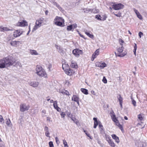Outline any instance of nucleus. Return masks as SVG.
<instances>
[{
	"instance_id": "5fc2aeb1",
	"label": "nucleus",
	"mask_w": 147,
	"mask_h": 147,
	"mask_svg": "<svg viewBox=\"0 0 147 147\" xmlns=\"http://www.w3.org/2000/svg\"><path fill=\"white\" fill-rule=\"evenodd\" d=\"M60 115L61 116H62V118H64L65 114L64 112H61L60 114Z\"/></svg>"
},
{
	"instance_id": "864d4df0",
	"label": "nucleus",
	"mask_w": 147,
	"mask_h": 147,
	"mask_svg": "<svg viewBox=\"0 0 147 147\" xmlns=\"http://www.w3.org/2000/svg\"><path fill=\"white\" fill-rule=\"evenodd\" d=\"M96 55L93 53L92 56V60H94V59L96 57Z\"/></svg>"
},
{
	"instance_id": "338daca9",
	"label": "nucleus",
	"mask_w": 147,
	"mask_h": 147,
	"mask_svg": "<svg viewBox=\"0 0 147 147\" xmlns=\"http://www.w3.org/2000/svg\"><path fill=\"white\" fill-rule=\"evenodd\" d=\"M115 123L116 125L117 126L120 124L118 120L117 121H116V122H115Z\"/></svg>"
},
{
	"instance_id": "37998d69",
	"label": "nucleus",
	"mask_w": 147,
	"mask_h": 147,
	"mask_svg": "<svg viewBox=\"0 0 147 147\" xmlns=\"http://www.w3.org/2000/svg\"><path fill=\"white\" fill-rule=\"evenodd\" d=\"M102 81L105 84H106L107 83V80L105 76L103 77V78L102 80Z\"/></svg>"
},
{
	"instance_id": "6e6d98bb",
	"label": "nucleus",
	"mask_w": 147,
	"mask_h": 147,
	"mask_svg": "<svg viewBox=\"0 0 147 147\" xmlns=\"http://www.w3.org/2000/svg\"><path fill=\"white\" fill-rule=\"evenodd\" d=\"M39 27H38V26L35 24V26H34V28L33 29L32 31H33L34 30H35L36 29H37Z\"/></svg>"
},
{
	"instance_id": "72a5a7b5",
	"label": "nucleus",
	"mask_w": 147,
	"mask_h": 147,
	"mask_svg": "<svg viewBox=\"0 0 147 147\" xmlns=\"http://www.w3.org/2000/svg\"><path fill=\"white\" fill-rule=\"evenodd\" d=\"M72 26L71 25L68 26L67 28V30L68 31H70L72 30L73 28Z\"/></svg>"
},
{
	"instance_id": "423d86ee",
	"label": "nucleus",
	"mask_w": 147,
	"mask_h": 147,
	"mask_svg": "<svg viewBox=\"0 0 147 147\" xmlns=\"http://www.w3.org/2000/svg\"><path fill=\"white\" fill-rule=\"evenodd\" d=\"M29 108V106H27L26 104L21 103L20 105V111L21 112H24L28 110Z\"/></svg>"
},
{
	"instance_id": "ea45409f",
	"label": "nucleus",
	"mask_w": 147,
	"mask_h": 147,
	"mask_svg": "<svg viewBox=\"0 0 147 147\" xmlns=\"http://www.w3.org/2000/svg\"><path fill=\"white\" fill-rule=\"evenodd\" d=\"M63 143L64 145V147H68L67 142L65 140H63Z\"/></svg>"
},
{
	"instance_id": "09e8293b",
	"label": "nucleus",
	"mask_w": 147,
	"mask_h": 147,
	"mask_svg": "<svg viewBox=\"0 0 147 147\" xmlns=\"http://www.w3.org/2000/svg\"><path fill=\"white\" fill-rule=\"evenodd\" d=\"M121 12H119L117 14L114 13V15L117 17H120L121 16Z\"/></svg>"
},
{
	"instance_id": "49530a36",
	"label": "nucleus",
	"mask_w": 147,
	"mask_h": 147,
	"mask_svg": "<svg viewBox=\"0 0 147 147\" xmlns=\"http://www.w3.org/2000/svg\"><path fill=\"white\" fill-rule=\"evenodd\" d=\"M137 17L140 20L142 19V17L141 15L139 13H138V14L137 15Z\"/></svg>"
},
{
	"instance_id": "a211bd4d",
	"label": "nucleus",
	"mask_w": 147,
	"mask_h": 147,
	"mask_svg": "<svg viewBox=\"0 0 147 147\" xmlns=\"http://www.w3.org/2000/svg\"><path fill=\"white\" fill-rule=\"evenodd\" d=\"M119 97L118 98V100L119 102L120 105V106L121 107V108H122V103L123 102V99L120 94H119Z\"/></svg>"
},
{
	"instance_id": "39448f33",
	"label": "nucleus",
	"mask_w": 147,
	"mask_h": 147,
	"mask_svg": "<svg viewBox=\"0 0 147 147\" xmlns=\"http://www.w3.org/2000/svg\"><path fill=\"white\" fill-rule=\"evenodd\" d=\"M93 119L94 121V128H96L98 125H99L100 128H103V125L102 124L101 122L99 120H97V118L94 117L93 118Z\"/></svg>"
},
{
	"instance_id": "412c9836",
	"label": "nucleus",
	"mask_w": 147,
	"mask_h": 147,
	"mask_svg": "<svg viewBox=\"0 0 147 147\" xmlns=\"http://www.w3.org/2000/svg\"><path fill=\"white\" fill-rule=\"evenodd\" d=\"M6 27H4L2 26H0V31L1 32H4V31H7L9 30Z\"/></svg>"
},
{
	"instance_id": "a18cd8bd",
	"label": "nucleus",
	"mask_w": 147,
	"mask_h": 147,
	"mask_svg": "<svg viewBox=\"0 0 147 147\" xmlns=\"http://www.w3.org/2000/svg\"><path fill=\"white\" fill-rule=\"evenodd\" d=\"M138 119L141 120L142 121L143 120V118L142 116V115L141 114H139L138 115Z\"/></svg>"
},
{
	"instance_id": "bb28decb",
	"label": "nucleus",
	"mask_w": 147,
	"mask_h": 147,
	"mask_svg": "<svg viewBox=\"0 0 147 147\" xmlns=\"http://www.w3.org/2000/svg\"><path fill=\"white\" fill-rule=\"evenodd\" d=\"M98 66L100 67L101 68H103L107 66L106 64L105 63H99Z\"/></svg>"
},
{
	"instance_id": "dca6fc26",
	"label": "nucleus",
	"mask_w": 147,
	"mask_h": 147,
	"mask_svg": "<svg viewBox=\"0 0 147 147\" xmlns=\"http://www.w3.org/2000/svg\"><path fill=\"white\" fill-rule=\"evenodd\" d=\"M70 66L72 68H76L78 67V66L76 63L73 61H71Z\"/></svg>"
},
{
	"instance_id": "680f3d73",
	"label": "nucleus",
	"mask_w": 147,
	"mask_h": 147,
	"mask_svg": "<svg viewBox=\"0 0 147 147\" xmlns=\"http://www.w3.org/2000/svg\"><path fill=\"white\" fill-rule=\"evenodd\" d=\"M105 137L107 139L108 138L109 139H109H111V137L109 136V135L105 134Z\"/></svg>"
},
{
	"instance_id": "69168bd1",
	"label": "nucleus",
	"mask_w": 147,
	"mask_h": 147,
	"mask_svg": "<svg viewBox=\"0 0 147 147\" xmlns=\"http://www.w3.org/2000/svg\"><path fill=\"white\" fill-rule=\"evenodd\" d=\"M49 130V128L45 126L44 127V130L45 131Z\"/></svg>"
},
{
	"instance_id": "9b49d317",
	"label": "nucleus",
	"mask_w": 147,
	"mask_h": 147,
	"mask_svg": "<svg viewBox=\"0 0 147 147\" xmlns=\"http://www.w3.org/2000/svg\"><path fill=\"white\" fill-rule=\"evenodd\" d=\"M29 84L34 87H37L39 84V83L38 82L33 81L30 82Z\"/></svg>"
},
{
	"instance_id": "c03bdc74",
	"label": "nucleus",
	"mask_w": 147,
	"mask_h": 147,
	"mask_svg": "<svg viewBox=\"0 0 147 147\" xmlns=\"http://www.w3.org/2000/svg\"><path fill=\"white\" fill-rule=\"evenodd\" d=\"M131 98L132 99V104L134 105V107H135L136 106V101L132 99V98Z\"/></svg>"
},
{
	"instance_id": "7ed1b4c3",
	"label": "nucleus",
	"mask_w": 147,
	"mask_h": 147,
	"mask_svg": "<svg viewBox=\"0 0 147 147\" xmlns=\"http://www.w3.org/2000/svg\"><path fill=\"white\" fill-rule=\"evenodd\" d=\"M62 68L66 74L69 76L72 75L73 70L71 69L69 66L67 64H63L62 65Z\"/></svg>"
},
{
	"instance_id": "c85d7f7f",
	"label": "nucleus",
	"mask_w": 147,
	"mask_h": 147,
	"mask_svg": "<svg viewBox=\"0 0 147 147\" xmlns=\"http://www.w3.org/2000/svg\"><path fill=\"white\" fill-rule=\"evenodd\" d=\"M30 53L32 55H37L38 53H37L36 51L35 50H30Z\"/></svg>"
},
{
	"instance_id": "f704fd0d",
	"label": "nucleus",
	"mask_w": 147,
	"mask_h": 147,
	"mask_svg": "<svg viewBox=\"0 0 147 147\" xmlns=\"http://www.w3.org/2000/svg\"><path fill=\"white\" fill-rule=\"evenodd\" d=\"M124 49L123 47V46H121V47H119L118 49V52L120 53H122L123 50Z\"/></svg>"
},
{
	"instance_id": "8fccbe9b",
	"label": "nucleus",
	"mask_w": 147,
	"mask_h": 147,
	"mask_svg": "<svg viewBox=\"0 0 147 147\" xmlns=\"http://www.w3.org/2000/svg\"><path fill=\"white\" fill-rule=\"evenodd\" d=\"M49 145L50 147H54V145L53 144V142L52 141H50L49 142Z\"/></svg>"
},
{
	"instance_id": "2f4dec72",
	"label": "nucleus",
	"mask_w": 147,
	"mask_h": 147,
	"mask_svg": "<svg viewBox=\"0 0 147 147\" xmlns=\"http://www.w3.org/2000/svg\"><path fill=\"white\" fill-rule=\"evenodd\" d=\"M95 17L96 19H97L98 20H101V21L102 20L101 19V18H100V17H101L100 15H96V16ZM106 18H103L102 20L104 21V20H106Z\"/></svg>"
},
{
	"instance_id": "4be33fe9",
	"label": "nucleus",
	"mask_w": 147,
	"mask_h": 147,
	"mask_svg": "<svg viewBox=\"0 0 147 147\" xmlns=\"http://www.w3.org/2000/svg\"><path fill=\"white\" fill-rule=\"evenodd\" d=\"M79 97L76 95H73L72 97L71 100L75 102L77 101L78 100H79Z\"/></svg>"
},
{
	"instance_id": "f257e3e1",
	"label": "nucleus",
	"mask_w": 147,
	"mask_h": 147,
	"mask_svg": "<svg viewBox=\"0 0 147 147\" xmlns=\"http://www.w3.org/2000/svg\"><path fill=\"white\" fill-rule=\"evenodd\" d=\"M36 74L40 77H45L47 76L46 72L44 69L40 65H38L36 66Z\"/></svg>"
},
{
	"instance_id": "13d9d810",
	"label": "nucleus",
	"mask_w": 147,
	"mask_h": 147,
	"mask_svg": "<svg viewBox=\"0 0 147 147\" xmlns=\"http://www.w3.org/2000/svg\"><path fill=\"white\" fill-rule=\"evenodd\" d=\"M94 53L96 55H98L99 54V51L98 50H96L94 52Z\"/></svg>"
},
{
	"instance_id": "3c124183",
	"label": "nucleus",
	"mask_w": 147,
	"mask_h": 147,
	"mask_svg": "<svg viewBox=\"0 0 147 147\" xmlns=\"http://www.w3.org/2000/svg\"><path fill=\"white\" fill-rule=\"evenodd\" d=\"M55 141L57 144L58 145L60 143V142L58 138L57 137L55 138Z\"/></svg>"
},
{
	"instance_id": "774afa93",
	"label": "nucleus",
	"mask_w": 147,
	"mask_h": 147,
	"mask_svg": "<svg viewBox=\"0 0 147 147\" xmlns=\"http://www.w3.org/2000/svg\"><path fill=\"white\" fill-rule=\"evenodd\" d=\"M52 67V65L51 64H49L48 66V68L49 69V70H50L51 68Z\"/></svg>"
},
{
	"instance_id": "79ce46f5",
	"label": "nucleus",
	"mask_w": 147,
	"mask_h": 147,
	"mask_svg": "<svg viewBox=\"0 0 147 147\" xmlns=\"http://www.w3.org/2000/svg\"><path fill=\"white\" fill-rule=\"evenodd\" d=\"M4 119L2 116L0 115V121L1 123H4Z\"/></svg>"
},
{
	"instance_id": "bf43d9fd",
	"label": "nucleus",
	"mask_w": 147,
	"mask_h": 147,
	"mask_svg": "<svg viewBox=\"0 0 147 147\" xmlns=\"http://www.w3.org/2000/svg\"><path fill=\"white\" fill-rule=\"evenodd\" d=\"M138 35L140 38H141L142 36L143 35V33L141 32H139L138 33Z\"/></svg>"
},
{
	"instance_id": "f03ea898",
	"label": "nucleus",
	"mask_w": 147,
	"mask_h": 147,
	"mask_svg": "<svg viewBox=\"0 0 147 147\" xmlns=\"http://www.w3.org/2000/svg\"><path fill=\"white\" fill-rule=\"evenodd\" d=\"M3 59L5 61V64L7 67L13 66V64L14 63V61L15 60L12 56H9L7 57L3 58Z\"/></svg>"
},
{
	"instance_id": "9d476101",
	"label": "nucleus",
	"mask_w": 147,
	"mask_h": 147,
	"mask_svg": "<svg viewBox=\"0 0 147 147\" xmlns=\"http://www.w3.org/2000/svg\"><path fill=\"white\" fill-rule=\"evenodd\" d=\"M27 25V23L25 20H23L21 22H19L18 23V26H24Z\"/></svg>"
},
{
	"instance_id": "58836bf2",
	"label": "nucleus",
	"mask_w": 147,
	"mask_h": 147,
	"mask_svg": "<svg viewBox=\"0 0 147 147\" xmlns=\"http://www.w3.org/2000/svg\"><path fill=\"white\" fill-rule=\"evenodd\" d=\"M7 121H6V124L8 125V126H10V123H11V121L9 119L8 120L7 119Z\"/></svg>"
},
{
	"instance_id": "de8ad7c7",
	"label": "nucleus",
	"mask_w": 147,
	"mask_h": 147,
	"mask_svg": "<svg viewBox=\"0 0 147 147\" xmlns=\"http://www.w3.org/2000/svg\"><path fill=\"white\" fill-rule=\"evenodd\" d=\"M72 25V26L73 27V29L72 30V31H73L74 29L76 28L77 27V25L76 24H71Z\"/></svg>"
},
{
	"instance_id": "20e7f679",
	"label": "nucleus",
	"mask_w": 147,
	"mask_h": 147,
	"mask_svg": "<svg viewBox=\"0 0 147 147\" xmlns=\"http://www.w3.org/2000/svg\"><path fill=\"white\" fill-rule=\"evenodd\" d=\"M72 53L76 57H78L80 54H82L83 52L82 50L77 48L73 50Z\"/></svg>"
},
{
	"instance_id": "6ab92c4d",
	"label": "nucleus",
	"mask_w": 147,
	"mask_h": 147,
	"mask_svg": "<svg viewBox=\"0 0 147 147\" xmlns=\"http://www.w3.org/2000/svg\"><path fill=\"white\" fill-rule=\"evenodd\" d=\"M22 34V33H20V32L18 30H17L16 32H14L13 35L14 37H17L20 36Z\"/></svg>"
},
{
	"instance_id": "603ef678",
	"label": "nucleus",
	"mask_w": 147,
	"mask_h": 147,
	"mask_svg": "<svg viewBox=\"0 0 147 147\" xmlns=\"http://www.w3.org/2000/svg\"><path fill=\"white\" fill-rule=\"evenodd\" d=\"M119 41L120 42V44L121 45V46H123L122 44L124 42L123 40H122L120 38L119 40Z\"/></svg>"
},
{
	"instance_id": "0e129e2a",
	"label": "nucleus",
	"mask_w": 147,
	"mask_h": 147,
	"mask_svg": "<svg viewBox=\"0 0 147 147\" xmlns=\"http://www.w3.org/2000/svg\"><path fill=\"white\" fill-rule=\"evenodd\" d=\"M134 10L135 12V13L136 14V15L138 14V13H139V12L138 11L135 9H134Z\"/></svg>"
},
{
	"instance_id": "e2e57ef3",
	"label": "nucleus",
	"mask_w": 147,
	"mask_h": 147,
	"mask_svg": "<svg viewBox=\"0 0 147 147\" xmlns=\"http://www.w3.org/2000/svg\"><path fill=\"white\" fill-rule=\"evenodd\" d=\"M0 147H5L3 142H1L0 144Z\"/></svg>"
},
{
	"instance_id": "f3484780",
	"label": "nucleus",
	"mask_w": 147,
	"mask_h": 147,
	"mask_svg": "<svg viewBox=\"0 0 147 147\" xmlns=\"http://www.w3.org/2000/svg\"><path fill=\"white\" fill-rule=\"evenodd\" d=\"M64 23L62 22L56 21L55 22V24L57 26L62 27L64 26L63 24H64Z\"/></svg>"
},
{
	"instance_id": "cd10ccee",
	"label": "nucleus",
	"mask_w": 147,
	"mask_h": 147,
	"mask_svg": "<svg viewBox=\"0 0 147 147\" xmlns=\"http://www.w3.org/2000/svg\"><path fill=\"white\" fill-rule=\"evenodd\" d=\"M60 92L63 94H65L67 95H69V92L68 91L66 90H64V91H60Z\"/></svg>"
},
{
	"instance_id": "0eeeda50",
	"label": "nucleus",
	"mask_w": 147,
	"mask_h": 147,
	"mask_svg": "<svg viewBox=\"0 0 147 147\" xmlns=\"http://www.w3.org/2000/svg\"><path fill=\"white\" fill-rule=\"evenodd\" d=\"M124 6V5L121 3H118L113 5L112 8L115 10H119L123 9Z\"/></svg>"
},
{
	"instance_id": "aec40b11",
	"label": "nucleus",
	"mask_w": 147,
	"mask_h": 147,
	"mask_svg": "<svg viewBox=\"0 0 147 147\" xmlns=\"http://www.w3.org/2000/svg\"><path fill=\"white\" fill-rule=\"evenodd\" d=\"M55 47L57 48V49H58V52L60 53L61 54L62 53H63V50L62 48L60 47L59 46H58L57 45H55Z\"/></svg>"
},
{
	"instance_id": "1a4fd4ad",
	"label": "nucleus",
	"mask_w": 147,
	"mask_h": 147,
	"mask_svg": "<svg viewBox=\"0 0 147 147\" xmlns=\"http://www.w3.org/2000/svg\"><path fill=\"white\" fill-rule=\"evenodd\" d=\"M6 67H7L5 63V61L3 60V59H1L0 60V68H3Z\"/></svg>"
},
{
	"instance_id": "a878e982",
	"label": "nucleus",
	"mask_w": 147,
	"mask_h": 147,
	"mask_svg": "<svg viewBox=\"0 0 147 147\" xmlns=\"http://www.w3.org/2000/svg\"><path fill=\"white\" fill-rule=\"evenodd\" d=\"M82 92L85 94L87 95L88 94V90L85 88H82L80 89Z\"/></svg>"
},
{
	"instance_id": "6e6552de",
	"label": "nucleus",
	"mask_w": 147,
	"mask_h": 147,
	"mask_svg": "<svg viewBox=\"0 0 147 147\" xmlns=\"http://www.w3.org/2000/svg\"><path fill=\"white\" fill-rule=\"evenodd\" d=\"M44 20L43 18H41L38 19L36 20L35 24L38 26V27H40L41 26V24L42 23Z\"/></svg>"
},
{
	"instance_id": "b1692460",
	"label": "nucleus",
	"mask_w": 147,
	"mask_h": 147,
	"mask_svg": "<svg viewBox=\"0 0 147 147\" xmlns=\"http://www.w3.org/2000/svg\"><path fill=\"white\" fill-rule=\"evenodd\" d=\"M108 143L110 145V146L113 147H115V145L114 142L111 140V139H109V140H107Z\"/></svg>"
},
{
	"instance_id": "c756f323",
	"label": "nucleus",
	"mask_w": 147,
	"mask_h": 147,
	"mask_svg": "<svg viewBox=\"0 0 147 147\" xmlns=\"http://www.w3.org/2000/svg\"><path fill=\"white\" fill-rule=\"evenodd\" d=\"M85 34L88 36L90 38L92 39H93L94 38V36L93 35L90 34L89 32H85Z\"/></svg>"
},
{
	"instance_id": "5701e85b",
	"label": "nucleus",
	"mask_w": 147,
	"mask_h": 147,
	"mask_svg": "<svg viewBox=\"0 0 147 147\" xmlns=\"http://www.w3.org/2000/svg\"><path fill=\"white\" fill-rule=\"evenodd\" d=\"M82 10L84 11V12L88 13L89 12L90 13V11H91V9L88 8H82Z\"/></svg>"
},
{
	"instance_id": "c9c22d12",
	"label": "nucleus",
	"mask_w": 147,
	"mask_h": 147,
	"mask_svg": "<svg viewBox=\"0 0 147 147\" xmlns=\"http://www.w3.org/2000/svg\"><path fill=\"white\" fill-rule=\"evenodd\" d=\"M99 10L96 9H91V11H90V13H96L98 12Z\"/></svg>"
},
{
	"instance_id": "473e14b6",
	"label": "nucleus",
	"mask_w": 147,
	"mask_h": 147,
	"mask_svg": "<svg viewBox=\"0 0 147 147\" xmlns=\"http://www.w3.org/2000/svg\"><path fill=\"white\" fill-rule=\"evenodd\" d=\"M111 118L112 120L115 123L118 120L115 115L111 116Z\"/></svg>"
},
{
	"instance_id": "e433bc0d",
	"label": "nucleus",
	"mask_w": 147,
	"mask_h": 147,
	"mask_svg": "<svg viewBox=\"0 0 147 147\" xmlns=\"http://www.w3.org/2000/svg\"><path fill=\"white\" fill-rule=\"evenodd\" d=\"M19 42V41H13L11 42L10 44L11 45L14 46L17 45Z\"/></svg>"
},
{
	"instance_id": "4c0bfd02",
	"label": "nucleus",
	"mask_w": 147,
	"mask_h": 147,
	"mask_svg": "<svg viewBox=\"0 0 147 147\" xmlns=\"http://www.w3.org/2000/svg\"><path fill=\"white\" fill-rule=\"evenodd\" d=\"M84 132L86 134V135L88 137H89V138L90 139H92V137L91 136H90V134H88L87 131L85 130H84Z\"/></svg>"
},
{
	"instance_id": "7c9ffc66",
	"label": "nucleus",
	"mask_w": 147,
	"mask_h": 147,
	"mask_svg": "<svg viewBox=\"0 0 147 147\" xmlns=\"http://www.w3.org/2000/svg\"><path fill=\"white\" fill-rule=\"evenodd\" d=\"M134 49L133 50V51L134 53V55L135 56L136 55V50L137 49V45L136 43H134Z\"/></svg>"
},
{
	"instance_id": "2eb2a0df",
	"label": "nucleus",
	"mask_w": 147,
	"mask_h": 147,
	"mask_svg": "<svg viewBox=\"0 0 147 147\" xmlns=\"http://www.w3.org/2000/svg\"><path fill=\"white\" fill-rule=\"evenodd\" d=\"M112 138L115 140V142L117 143L119 142V138L115 134H113L111 135Z\"/></svg>"
},
{
	"instance_id": "393cba45",
	"label": "nucleus",
	"mask_w": 147,
	"mask_h": 147,
	"mask_svg": "<svg viewBox=\"0 0 147 147\" xmlns=\"http://www.w3.org/2000/svg\"><path fill=\"white\" fill-rule=\"evenodd\" d=\"M53 5L55 6L59 9V10H63V8L56 2L55 3L53 4Z\"/></svg>"
},
{
	"instance_id": "052dcab7",
	"label": "nucleus",
	"mask_w": 147,
	"mask_h": 147,
	"mask_svg": "<svg viewBox=\"0 0 147 147\" xmlns=\"http://www.w3.org/2000/svg\"><path fill=\"white\" fill-rule=\"evenodd\" d=\"M120 128V129L122 131L123 130V128L122 125L120 124L118 126Z\"/></svg>"
},
{
	"instance_id": "ddd939ff",
	"label": "nucleus",
	"mask_w": 147,
	"mask_h": 147,
	"mask_svg": "<svg viewBox=\"0 0 147 147\" xmlns=\"http://www.w3.org/2000/svg\"><path fill=\"white\" fill-rule=\"evenodd\" d=\"M54 21H59V22H64L65 21L64 19L58 16H56L55 18L54 19Z\"/></svg>"
},
{
	"instance_id": "4d7b16f0",
	"label": "nucleus",
	"mask_w": 147,
	"mask_h": 147,
	"mask_svg": "<svg viewBox=\"0 0 147 147\" xmlns=\"http://www.w3.org/2000/svg\"><path fill=\"white\" fill-rule=\"evenodd\" d=\"M67 115L68 117H71L72 116V115L71 114L70 112H67Z\"/></svg>"
},
{
	"instance_id": "f8f14e48",
	"label": "nucleus",
	"mask_w": 147,
	"mask_h": 147,
	"mask_svg": "<svg viewBox=\"0 0 147 147\" xmlns=\"http://www.w3.org/2000/svg\"><path fill=\"white\" fill-rule=\"evenodd\" d=\"M53 105L55 109L58 111L59 112L61 111V109L57 106V101H54Z\"/></svg>"
},
{
	"instance_id": "a19ab883",
	"label": "nucleus",
	"mask_w": 147,
	"mask_h": 147,
	"mask_svg": "<svg viewBox=\"0 0 147 147\" xmlns=\"http://www.w3.org/2000/svg\"><path fill=\"white\" fill-rule=\"evenodd\" d=\"M70 118L74 123H75L76 124L77 123V120L75 118L73 117L72 116V117H71Z\"/></svg>"
},
{
	"instance_id": "4468645a",
	"label": "nucleus",
	"mask_w": 147,
	"mask_h": 147,
	"mask_svg": "<svg viewBox=\"0 0 147 147\" xmlns=\"http://www.w3.org/2000/svg\"><path fill=\"white\" fill-rule=\"evenodd\" d=\"M14 64H13V66L16 67L17 68H19L22 67L21 63L19 61L16 62L14 60Z\"/></svg>"
}]
</instances>
